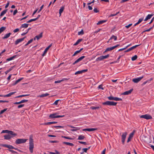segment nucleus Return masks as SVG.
Returning a JSON list of instances; mask_svg holds the SVG:
<instances>
[{
	"label": "nucleus",
	"mask_w": 154,
	"mask_h": 154,
	"mask_svg": "<svg viewBox=\"0 0 154 154\" xmlns=\"http://www.w3.org/2000/svg\"><path fill=\"white\" fill-rule=\"evenodd\" d=\"M132 23L129 24V25L125 26V27L127 28H128L130 26H131L132 25Z\"/></svg>",
	"instance_id": "61"
},
{
	"label": "nucleus",
	"mask_w": 154,
	"mask_h": 154,
	"mask_svg": "<svg viewBox=\"0 0 154 154\" xmlns=\"http://www.w3.org/2000/svg\"><path fill=\"white\" fill-rule=\"evenodd\" d=\"M127 134V133L126 132H125L123 133L122 136V142L123 144H124L125 140L126 137V136Z\"/></svg>",
	"instance_id": "10"
},
{
	"label": "nucleus",
	"mask_w": 154,
	"mask_h": 154,
	"mask_svg": "<svg viewBox=\"0 0 154 154\" xmlns=\"http://www.w3.org/2000/svg\"><path fill=\"white\" fill-rule=\"evenodd\" d=\"M16 92H11L9 93L8 94L6 95H4V97H9L11 96V95L13 94H14Z\"/></svg>",
	"instance_id": "23"
},
{
	"label": "nucleus",
	"mask_w": 154,
	"mask_h": 154,
	"mask_svg": "<svg viewBox=\"0 0 154 154\" xmlns=\"http://www.w3.org/2000/svg\"><path fill=\"white\" fill-rule=\"evenodd\" d=\"M17 135L16 133L15 135H11L10 134H7L4 136V139L6 140H9L11 138H13Z\"/></svg>",
	"instance_id": "5"
},
{
	"label": "nucleus",
	"mask_w": 154,
	"mask_h": 154,
	"mask_svg": "<svg viewBox=\"0 0 154 154\" xmlns=\"http://www.w3.org/2000/svg\"><path fill=\"white\" fill-rule=\"evenodd\" d=\"M17 55H14L12 56V57H11L9 58H7L6 59V61H9L11 60H14L16 57Z\"/></svg>",
	"instance_id": "25"
},
{
	"label": "nucleus",
	"mask_w": 154,
	"mask_h": 154,
	"mask_svg": "<svg viewBox=\"0 0 154 154\" xmlns=\"http://www.w3.org/2000/svg\"><path fill=\"white\" fill-rule=\"evenodd\" d=\"M24 106V104H20V105H19L18 106V108H22Z\"/></svg>",
	"instance_id": "58"
},
{
	"label": "nucleus",
	"mask_w": 154,
	"mask_h": 154,
	"mask_svg": "<svg viewBox=\"0 0 154 154\" xmlns=\"http://www.w3.org/2000/svg\"><path fill=\"white\" fill-rule=\"evenodd\" d=\"M108 99L109 100H114V97L112 96H110L107 97Z\"/></svg>",
	"instance_id": "48"
},
{
	"label": "nucleus",
	"mask_w": 154,
	"mask_h": 154,
	"mask_svg": "<svg viewBox=\"0 0 154 154\" xmlns=\"http://www.w3.org/2000/svg\"><path fill=\"white\" fill-rule=\"evenodd\" d=\"M143 77V76L133 79L132 81L135 83H137L140 82Z\"/></svg>",
	"instance_id": "8"
},
{
	"label": "nucleus",
	"mask_w": 154,
	"mask_h": 154,
	"mask_svg": "<svg viewBox=\"0 0 154 154\" xmlns=\"http://www.w3.org/2000/svg\"><path fill=\"white\" fill-rule=\"evenodd\" d=\"M80 53V51H79V50L76 51L72 55V56L73 57L75 56L76 54H77L79 53Z\"/></svg>",
	"instance_id": "50"
},
{
	"label": "nucleus",
	"mask_w": 154,
	"mask_h": 154,
	"mask_svg": "<svg viewBox=\"0 0 154 154\" xmlns=\"http://www.w3.org/2000/svg\"><path fill=\"white\" fill-rule=\"evenodd\" d=\"M57 123V122H49L45 123L42 124L43 125H50L51 124H56Z\"/></svg>",
	"instance_id": "22"
},
{
	"label": "nucleus",
	"mask_w": 154,
	"mask_h": 154,
	"mask_svg": "<svg viewBox=\"0 0 154 154\" xmlns=\"http://www.w3.org/2000/svg\"><path fill=\"white\" fill-rule=\"evenodd\" d=\"M137 58V55H135L134 56L132 57L131 58V60L132 61L135 60Z\"/></svg>",
	"instance_id": "40"
},
{
	"label": "nucleus",
	"mask_w": 154,
	"mask_h": 154,
	"mask_svg": "<svg viewBox=\"0 0 154 154\" xmlns=\"http://www.w3.org/2000/svg\"><path fill=\"white\" fill-rule=\"evenodd\" d=\"M103 60L102 56H100V57L97 58L96 59V61H101Z\"/></svg>",
	"instance_id": "37"
},
{
	"label": "nucleus",
	"mask_w": 154,
	"mask_h": 154,
	"mask_svg": "<svg viewBox=\"0 0 154 154\" xmlns=\"http://www.w3.org/2000/svg\"><path fill=\"white\" fill-rule=\"evenodd\" d=\"M11 33H8L6 34L4 36L2 37L3 39L8 38L10 36Z\"/></svg>",
	"instance_id": "24"
},
{
	"label": "nucleus",
	"mask_w": 154,
	"mask_h": 154,
	"mask_svg": "<svg viewBox=\"0 0 154 154\" xmlns=\"http://www.w3.org/2000/svg\"><path fill=\"white\" fill-rule=\"evenodd\" d=\"M85 137L83 135H80L79 136L78 140H82L85 138Z\"/></svg>",
	"instance_id": "33"
},
{
	"label": "nucleus",
	"mask_w": 154,
	"mask_h": 154,
	"mask_svg": "<svg viewBox=\"0 0 154 154\" xmlns=\"http://www.w3.org/2000/svg\"><path fill=\"white\" fill-rule=\"evenodd\" d=\"M94 11L95 13H98L99 12V10L96 8H94Z\"/></svg>",
	"instance_id": "57"
},
{
	"label": "nucleus",
	"mask_w": 154,
	"mask_h": 154,
	"mask_svg": "<svg viewBox=\"0 0 154 154\" xmlns=\"http://www.w3.org/2000/svg\"><path fill=\"white\" fill-rule=\"evenodd\" d=\"M63 143L64 144H66V145L70 146H73L74 145V144L73 143H72L67 142H63Z\"/></svg>",
	"instance_id": "36"
},
{
	"label": "nucleus",
	"mask_w": 154,
	"mask_h": 154,
	"mask_svg": "<svg viewBox=\"0 0 154 154\" xmlns=\"http://www.w3.org/2000/svg\"><path fill=\"white\" fill-rule=\"evenodd\" d=\"M62 137L66 139H69V140H72V139L70 137H66L64 136H62Z\"/></svg>",
	"instance_id": "49"
},
{
	"label": "nucleus",
	"mask_w": 154,
	"mask_h": 154,
	"mask_svg": "<svg viewBox=\"0 0 154 154\" xmlns=\"http://www.w3.org/2000/svg\"><path fill=\"white\" fill-rule=\"evenodd\" d=\"M153 14H149L146 17L145 19H144V20L145 21H146L147 20H148L150 19L151 18V17L152 16H153Z\"/></svg>",
	"instance_id": "20"
},
{
	"label": "nucleus",
	"mask_w": 154,
	"mask_h": 154,
	"mask_svg": "<svg viewBox=\"0 0 154 154\" xmlns=\"http://www.w3.org/2000/svg\"><path fill=\"white\" fill-rule=\"evenodd\" d=\"M106 21V20H102L99 21L97 23V25H99L100 24H103Z\"/></svg>",
	"instance_id": "31"
},
{
	"label": "nucleus",
	"mask_w": 154,
	"mask_h": 154,
	"mask_svg": "<svg viewBox=\"0 0 154 154\" xmlns=\"http://www.w3.org/2000/svg\"><path fill=\"white\" fill-rule=\"evenodd\" d=\"M12 69V68H10L8 70H7V71H6L5 72V73L6 74H7L8 72H10L11 71Z\"/></svg>",
	"instance_id": "59"
},
{
	"label": "nucleus",
	"mask_w": 154,
	"mask_h": 154,
	"mask_svg": "<svg viewBox=\"0 0 154 154\" xmlns=\"http://www.w3.org/2000/svg\"><path fill=\"white\" fill-rule=\"evenodd\" d=\"M23 78H22L20 79H19L17 80L15 82L14 85H16L18 82L20 81L21 80H22L23 79Z\"/></svg>",
	"instance_id": "38"
},
{
	"label": "nucleus",
	"mask_w": 154,
	"mask_h": 154,
	"mask_svg": "<svg viewBox=\"0 0 154 154\" xmlns=\"http://www.w3.org/2000/svg\"><path fill=\"white\" fill-rule=\"evenodd\" d=\"M26 38V37H24L23 38H19V39H17L15 42V45H17V44H18L20 42L23 41L24 39Z\"/></svg>",
	"instance_id": "16"
},
{
	"label": "nucleus",
	"mask_w": 154,
	"mask_h": 154,
	"mask_svg": "<svg viewBox=\"0 0 154 154\" xmlns=\"http://www.w3.org/2000/svg\"><path fill=\"white\" fill-rule=\"evenodd\" d=\"M78 129H79L75 127L73 129H71V131H76Z\"/></svg>",
	"instance_id": "56"
},
{
	"label": "nucleus",
	"mask_w": 154,
	"mask_h": 154,
	"mask_svg": "<svg viewBox=\"0 0 154 154\" xmlns=\"http://www.w3.org/2000/svg\"><path fill=\"white\" fill-rule=\"evenodd\" d=\"M82 40V39H79L77 40V41L74 44V45H78L79 43H80V42H81Z\"/></svg>",
	"instance_id": "30"
},
{
	"label": "nucleus",
	"mask_w": 154,
	"mask_h": 154,
	"mask_svg": "<svg viewBox=\"0 0 154 154\" xmlns=\"http://www.w3.org/2000/svg\"><path fill=\"white\" fill-rule=\"evenodd\" d=\"M52 44H50V45H49L47 48H46L45 49V50L44 51L43 53L42 54V56H44L45 55V54H46L48 50L52 46Z\"/></svg>",
	"instance_id": "12"
},
{
	"label": "nucleus",
	"mask_w": 154,
	"mask_h": 154,
	"mask_svg": "<svg viewBox=\"0 0 154 154\" xmlns=\"http://www.w3.org/2000/svg\"><path fill=\"white\" fill-rule=\"evenodd\" d=\"M90 147H88V148H83L82 150L83 151V152H87V150L90 148Z\"/></svg>",
	"instance_id": "42"
},
{
	"label": "nucleus",
	"mask_w": 154,
	"mask_h": 154,
	"mask_svg": "<svg viewBox=\"0 0 154 154\" xmlns=\"http://www.w3.org/2000/svg\"><path fill=\"white\" fill-rule=\"evenodd\" d=\"M34 146L33 139L32 137H30L29 139V150L31 153H32L33 152Z\"/></svg>",
	"instance_id": "1"
},
{
	"label": "nucleus",
	"mask_w": 154,
	"mask_h": 154,
	"mask_svg": "<svg viewBox=\"0 0 154 154\" xmlns=\"http://www.w3.org/2000/svg\"><path fill=\"white\" fill-rule=\"evenodd\" d=\"M112 39H114V41H116L117 39V37L116 36L112 35L109 40V41Z\"/></svg>",
	"instance_id": "27"
},
{
	"label": "nucleus",
	"mask_w": 154,
	"mask_h": 154,
	"mask_svg": "<svg viewBox=\"0 0 154 154\" xmlns=\"http://www.w3.org/2000/svg\"><path fill=\"white\" fill-rule=\"evenodd\" d=\"M143 18H141L139 19L138 21L137 22V23H136L134 25V26H135L139 24L142 21V20H143Z\"/></svg>",
	"instance_id": "26"
},
{
	"label": "nucleus",
	"mask_w": 154,
	"mask_h": 154,
	"mask_svg": "<svg viewBox=\"0 0 154 154\" xmlns=\"http://www.w3.org/2000/svg\"><path fill=\"white\" fill-rule=\"evenodd\" d=\"M114 100L116 101H122V99L117 97H114Z\"/></svg>",
	"instance_id": "39"
},
{
	"label": "nucleus",
	"mask_w": 154,
	"mask_h": 154,
	"mask_svg": "<svg viewBox=\"0 0 154 154\" xmlns=\"http://www.w3.org/2000/svg\"><path fill=\"white\" fill-rule=\"evenodd\" d=\"M9 150L12 153H17V152L14 151L10 149Z\"/></svg>",
	"instance_id": "60"
},
{
	"label": "nucleus",
	"mask_w": 154,
	"mask_h": 154,
	"mask_svg": "<svg viewBox=\"0 0 154 154\" xmlns=\"http://www.w3.org/2000/svg\"><path fill=\"white\" fill-rule=\"evenodd\" d=\"M0 146H1L5 147L9 149H12L14 148V147L13 146L10 145H8L6 144H0Z\"/></svg>",
	"instance_id": "9"
},
{
	"label": "nucleus",
	"mask_w": 154,
	"mask_h": 154,
	"mask_svg": "<svg viewBox=\"0 0 154 154\" xmlns=\"http://www.w3.org/2000/svg\"><path fill=\"white\" fill-rule=\"evenodd\" d=\"M7 109V108H5L3 110H1L0 112V114H3L4 112L6 111Z\"/></svg>",
	"instance_id": "44"
},
{
	"label": "nucleus",
	"mask_w": 154,
	"mask_h": 154,
	"mask_svg": "<svg viewBox=\"0 0 154 154\" xmlns=\"http://www.w3.org/2000/svg\"><path fill=\"white\" fill-rule=\"evenodd\" d=\"M119 45H115V46L110 47V48H107L105 51H111L112 50L114 49L115 48L117 47Z\"/></svg>",
	"instance_id": "15"
},
{
	"label": "nucleus",
	"mask_w": 154,
	"mask_h": 154,
	"mask_svg": "<svg viewBox=\"0 0 154 154\" xmlns=\"http://www.w3.org/2000/svg\"><path fill=\"white\" fill-rule=\"evenodd\" d=\"M36 20V19H35V18L31 19L30 20H29L28 21H27V23H30V22H32V21H35Z\"/></svg>",
	"instance_id": "45"
},
{
	"label": "nucleus",
	"mask_w": 154,
	"mask_h": 154,
	"mask_svg": "<svg viewBox=\"0 0 154 154\" xmlns=\"http://www.w3.org/2000/svg\"><path fill=\"white\" fill-rule=\"evenodd\" d=\"M29 24L27 23H24L23 24H22L21 26H20V28H26L28 26Z\"/></svg>",
	"instance_id": "28"
},
{
	"label": "nucleus",
	"mask_w": 154,
	"mask_h": 154,
	"mask_svg": "<svg viewBox=\"0 0 154 154\" xmlns=\"http://www.w3.org/2000/svg\"><path fill=\"white\" fill-rule=\"evenodd\" d=\"M44 6V5H42L40 8V9L38 10V13H39L41 11L43 7Z\"/></svg>",
	"instance_id": "55"
},
{
	"label": "nucleus",
	"mask_w": 154,
	"mask_h": 154,
	"mask_svg": "<svg viewBox=\"0 0 154 154\" xmlns=\"http://www.w3.org/2000/svg\"><path fill=\"white\" fill-rule=\"evenodd\" d=\"M58 113H54L51 114L49 116L50 119H54L58 118L63 117L64 116V115L63 116H58L57 115Z\"/></svg>",
	"instance_id": "3"
},
{
	"label": "nucleus",
	"mask_w": 154,
	"mask_h": 154,
	"mask_svg": "<svg viewBox=\"0 0 154 154\" xmlns=\"http://www.w3.org/2000/svg\"><path fill=\"white\" fill-rule=\"evenodd\" d=\"M85 56H82L78 59L76 60L74 63H73V65H74L75 64L78 63L79 62L81 61L82 60H83L84 58H85Z\"/></svg>",
	"instance_id": "11"
},
{
	"label": "nucleus",
	"mask_w": 154,
	"mask_h": 154,
	"mask_svg": "<svg viewBox=\"0 0 154 154\" xmlns=\"http://www.w3.org/2000/svg\"><path fill=\"white\" fill-rule=\"evenodd\" d=\"M7 9H6L3 11L1 13L0 16L2 17L6 13V12H7Z\"/></svg>",
	"instance_id": "32"
},
{
	"label": "nucleus",
	"mask_w": 154,
	"mask_h": 154,
	"mask_svg": "<svg viewBox=\"0 0 154 154\" xmlns=\"http://www.w3.org/2000/svg\"><path fill=\"white\" fill-rule=\"evenodd\" d=\"M28 101V100H21V101L19 102H16L14 103V104H21V103H25L27 102Z\"/></svg>",
	"instance_id": "19"
},
{
	"label": "nucleus",
	"mask_w": 154,
	"mask_h": 154,
	"mask_svg": "<svg viewBox=\"0 0 154 154\" xmlns=\"http://www.w3.org/2000/svg\"><path fill=\"white\" fill-rule=\"evenodd\" d=\"M84 32L82 29L79 32H78V35H82L84 34Z\"/></svg>",
	"instance_id": "46"
},
{
	"label": "nucleus",
	"mask_w": 154,
	"mask_h": 154,
	"mask_svg": "<svg viewBox=\"0 0 154 154\" xmlns=\"http://www.w3.org/2000/svg\"><path fill=\"white\" fill-rule=\"evenodd\" d=\"M53 127L56 128H64L63 126H53Z\"/></svg>",
	"instance_id": "53"
},
{
	"label": "nucleus",
	"mask_w": 154,
	"mask_h": 154,
	"mask_svg": "<svg viewBox=\"0 0 154 154\" xmlns=\"http://www.w3.org/2000/svg\"><path fill=\"white\" fill-rule=\"evenodd\" d=\"M134 134V131H133L132 133L130 134L129 135V137L128 138V140L127 141V142L128 143L130 141L131 139L132 138Z\"/></svg>",
	"instance_id": "14"
},
{
	"label": "nucleus",
	"mask_w": 154,
	"mask_h": 154,
	"mask_svg": "<svg viewBox=\"0 0 154 154\" xmlns=\"http://www.w3.org/2000/svg\"><path fill=\"white\" fill-rule=\"evenodd\" d=\"M97 128H86L84 129L83 130V131H94L95 130H97Z\"/></svg>",
	"instance_id": "18"
},
{
	"label": "nucleus",
	"mask_w": 154,
	"mask_h": 154,
	"mask_svg": "<svg viewBox=\"0 0 154 154\" xmlns=\"http://www.w3.org/2000/svg\"><path fill=\"white\" fill-rule=\"evenodd\" d=\"M17 12V10L16 9V10H15L13 12V15H15Z\"/></svg>",
	"instance_id": "63"
},
{
	"label": "nucleus",
	"mask_w": 154,
	"mask_h": 154,
	"mask_svg": "<svg viewBox=\"0 0 154 154\" xmlns=\"http://www.w3.org/2000/svg\"><path fill=\"white\" fill-rule=\"evenodd\" d=\"M42 32H41L38 35L36 36L34 38V39L35 40V38H36L37 40H38L41 38L42 36Z\"/></svg>",
	"instance_id": "21"
},
{
	"label": "nucleus",
	"mask_w": 154,
	"mask_h": 154,
	"mask_svg": "<svg viewBox=\"0 0 154 154\" xmlns=\"http://www.w3.org/2000/svg\"><path fill=\"white\" fill-rule=\"evenodd\" d=\"M7 133L9 134H10L11 135H15L16 133H14V132H13L12 131H9L8 130H3L2 131V132L1 133Z\"/></svg>",
	"instance_id": "7"
},
{
	"label": "nucleus",
	"mask_w": 154,
	"mask_h": 154,
	"mask_svg": "<svg viewBox=\"0 0 154 154\" xmlns=\"http://www.w3.org/2000/svg\"><path fill=\"white\" fill-rule=\"evenodd\" d=\"M90 108L91 109L94 110V109H99L100 108V107L92 106Z\"/></svg>",
	"instance_id": "41"
},
{
	"label": "nucleus",
	"mask_w": 154,
	"mask_h": 154,
	"mask_svg": "<svg viewBox=\"0 0 154 154\" xmlns=\"http://www.w3.org/2000/svg\"><path fill=\"white\" fill-rule=\"evenodd\" d=\"M27 140V139H18L16 140L15 143L16 144L23 143H25L26 142Z\"/></svg>",
	"instance_id": "4"
},
{
	"label": "nucleus",
	"mask_w": 154,
	"mask_h": 154,
	"mask_svg": "<svg viewBox=\"0 0 154 154\" xmlns=\"http://www.w3.org/2000/svg\"><path fill=\"white\" fill-rule=\"evenodd\" d=\"M19 30V29L18 28H17L15 29H14L13 31L14 32H16Z\"/></svg>",
	"instance_id": "62"
},
{
	"label": "nucleus",
	"mask_w": 154,
	"mask_h": 154,
	"mask_svg": "<svg viewBox=\"0 0 154 154\" xmlns=\"http://www.w3.org/2000/svg\"><path fill=\"white\" fill-rule=\"evenodd\" d=\"M98 88L99 89H101L102 90H104V88L103 87V85H99L98 87Z\"/></svg>",
	"instance_id": "54"
},
{
	"label": "nucleus",
	"mask_w": 154,
	"mask_h": 154,
	"mask_svg": "<svg viewBox=\"0 0 154 154\" xmlns=\"http://www.w3.org/2000/svg\"><path fill=\"white\" fill-rule=\"evenodd\" d=\"M133 89L132 88L129 90V91H126L125 92H124L123 94H122L123 95H128L130 94L131 92L132 91H133Z\"/></svg>",
	"instance_id": "17"
},
{
	"label": "nucleus",
	"mask_w": 154,
	"mask_h": 154,
	"mask_svg": "<svg viewBox=\"0 0 154 154\" xmlns=\"http://www.w3.org/2000/svg\"><path fill=\"white\" fill-rule=\"evenodd\" d=\"M117 103V102L113 101H106L103 103L102 104L103 105H107L108 106H116Z\"/></svg>",
	"instance_id": "2"
},
{
	"label": "nucleus",
	"mask_w": 154,
	"mask_h": 154,
	"mask_svg": "<svg viewBox=\"0 0 154 154\" xmlns=\"http://www.w3.org/2000/svg\"><path fill=\"white\" fill-rule=\"evenodd\" d=\"M64 9V6H63L62 7H61L60 8V9L59 13L60 15L62 13V12L63 11Z\"/></svg>",
	"instance_id": "34"
},
{
	"label": "nucleus",
	"mask_w": 154,
	"mask_h": 154,
	"mask_svg": "<svg viewBox=\"0 0 154 154\" xmlns=\"http://www.w3.org/2000/svg\"><path fill=\"white\" fill-rule=\"evenodd\" d=\"M140 118H144L146 119H152V117L148 114H145L142 115L140 116Z\"/></svg>",
	"instance_id": "6"
},
{
	"label": "nucleus",
	"mask_w": 154,
	"mask_h": 154,
	"mask_svg": "<svg viewBox=\"0 0 154 154\" xmlns=\"http://www.w3.org/2000/svg\"><path fill=\"white\" fill-rule=\"evenodd\" d=\"M6 27L4 26L0 28V34L6 29Z\"/></svg>",
	"instance_id": "35"
},
{
	"label": "nucleus",
	"mask_w": 154,
	"mask_h": 154,
	"mask_svg": "<svg viewBox=\"0 0 154 154\" xmlns=\"http://www.w3.org/2000/svg\"><path fill=\"white\" fill-rule=\"evenodd\" d=\"M49 94L48 93H46L45 94H42L41 95H40L38 97H45L48 96Z\"/></svg>",
	"instance_id": "29"
},
{
	"label": "nucleus",
	"mask_w": 154,
	"mask_h": 154,
	"mask_svg": "<svg viewBox=\"0 0 154 154\" xmlns=\"http://www.w3.org/2000/svg\"><path fill=\"white\" fill-rule=\"evenodd\" d=\"M106 151V149L105 148V149H103V150L101 154H105Z\"/></svg>",
	"instance_id": "64"
},
{
	"label": "nucleus",
	"mask_w": 154,
	"mask_h": 154,
	"mask_svg": "<svg viewBox=\"0 0 154 154\" xmlns=\"http://www.w3.org/2000/svg\"><path fill=\"white\" fill-rule=\"evenodd\" d=\"M109 54H108L107 55L105 56L102 55L103 59L108 58L109 57Z\"/></svg>",
	"instance_id": "47"
},
{
	"label": "nucleus",
	"mask_w": 154,
	"mask_h": 154,
	"mask_svg": "<svg viewBox=\"0 0 154 154\" xmlns=\"http://www.w3.org/2000/svg\"><path fill=\"white\" fill-rule=\"evenodd\" d=\"M82 73V70H81V71H78L76 72L75 73V75H77V74H81V73Z\"/></svg>",
	"instance_id": "52"
},
{
	"label": "nucleus",
	"mask_w": 154,
	"mask_h": 154,
	"mask_svg": "<svg viewBox=\"0 0 154 154\" xmlns=\"http://www.w3.org/2000/svg\"><path fill=\"white\" fill-rule=\"evenodd\" d=\"M29 95L28 94H25V95H21L19 96H17L16 97V98H19L20 97H26L28 96Z\"/></svg>",
	"instance_id": "43"
},
{
	"label": "nucleus",
	"mask_w": 154,
	"mask_h": 154,
	"mask_svg": "<svg viewBox=\"0 0 154 154\" xmlns=\"http://www.w3.org/2000/svg\"><path fill=\"white\" fill-rule=\"evenodd\" d=\"M119 12H117L116 14H111L109 16V17H113V16H116V15H117L118 14H119Z\"/></svg>",
	"instance_id": "51"
},
{
	"label": "nucleus",
	"mask_w": 154,
	"mask_h": 154,
	"mask_svg": "<svg viewBox=\"0 0 154 154\" xmlns=\"http://www.w3.org/2000/svg\"><path fill=\"white\" fill-rule=\"evenodd\" d=\"M140 45H135L131 47L130 48H129V49H127V50L125 51V52H129V51H131L133 50V49H135V48H136V47H137L138 46Z\"/></svg>",
	"instance_id": "13"
}]
</instances>
